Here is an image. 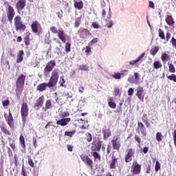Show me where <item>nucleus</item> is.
<instances>
[{
    "mask_svg": "<svg viewBox=\"0 0 176 176\" xmlns=\"http://www.w3.org/2000/svg\"><path fill=\"white\" fill-rule=\"evenodd\" d=\"M26 76L24 74H21L17 78L16 81V97H20L21 93H23V89H24V84L25 83Z\"/></svg>",
    "mask_w": 176,
    "mask_h": 176,
    "instance_id": "obj_1",
    "label": "nucleus"
},
{
    "mask_svg": "<svg viewBox=\"0 0 176 176\" xmlns=\"http://www.w3.org/2000/svg\"><path fill=\"white\" fill-rule=\"evenodd\" d=\"M4 6H6L7 19L10 24H12V23H13V19H14V16H16V11H14V8L10 5L9 1H4Z\"/></svg>",
    "mask_w": 176,
    "mask_h": 176,
    "instance_id": "obj_2",
    "label": "nucleus"
},
{
    "mask_svg": "<svg viewBox=\"0 0 176 176\" xmlns=\"http://www.w3.org/2000/svg\"><path fill=\"white\" fill-rule=\"evenodd\" d=\"M51 32L52 34H57L58 39L61 41L62 43H65L67 41V37L65 36V33L64 32V30L58 29L56 28V26H52L50 28Z\"/></svg>",
    "mask_w": 176,
    "mask_h": 176,
    "instance_id": "obj_3",
    "label": "nucleus"
},
{
    "mask_svg": "<svg viewBox=\"0 0 176 176\" xmlns=\"http://www.w3.org/2000/svg\"><path fill=\"white\" fill-rule=\"evenodd\" d=\"M14 25L16 31L24 32L27 28V26L23 23V21H21V16H20V15H17L14 18Z\"/></svg>",
    "mask_w": 176,
    "mask_h": 176,
    "instance_id": "obj_4",
    "label": "nucleus"
},
{
    "mask_svg": "<svg viewBox=\"0 0 176 176\" xmlns=\"http://www.w3.org/2000/svg\"><path fill=\"white\" fill-rule=\"evenodd\" d=\"M59 76L60 75L58 74V69H54L52 72L51 77L48 82V85H50L51 87H56L57 85V82H58Z\"/></svg>",
    "mask_w": 176,
    "mask_h": 176,
    "instance_id": "obj_5",
    "label": "nucleus"
},
{
    "mask_svg": "<svg viewBox=\"0 0 176 176\" xmlns=\"http://www.w3.org/2000/svg\"><path fill=\"white\" fill-rule=\"evenodd\" d=\"M28 112V103L23 102L21 107V116L23 124H25V123H27V117L28 116L29 113Z\"/></svg>",
    "mask_w": 176,
    "mask_h": 176,
    "instance_id": "obj_6",
    "label": "nucleus"
},
{
    "mask_svg": "<svg viewBox=\"0 0 176 176\" xmlns=\"http://www.w3.org/2000/svg\"><path fill=\"white\" fill-rule=\"evenodd\" d=\"M6 113L4 114L6 122L8 124L9 127H10V129H14V119L13 118L10 109H9L8 116H6Z\"/></svg>",
    "mask_w": 176,
    "mask_h": 176,
    "instance_id": "obj_7",
    "label": "nucleus"
},
{
    "mask_svg": "<svg viewBox=\"0 0 176 176\" xmlns=\"http://www.w3.org/2000/svg\"><path fill=\"white\" fill-rule=\"evenodd\" d=\"M78 34L81 39H87V36H91V32L85 28H80Z\"/></svg>",
    "mask_w": 176,
    "mask_h": 176,
    "instance_id": "obj_8",
    "label": "nucleus"
},
{
    "mask_svg": "<svg viewBox=\"0 0 176 176\" xmlns=\"http://www.w3.org/2000/svg\"><path fill=\"white\" fill-rule=\"evenodd\" d=\"M81 160H82L83 163L89 167L91 170H93V166H94V162H93V160L89 157V155H81L80 156Z\"/></svg>",
    "mask_w": 176,
    "mask_h": 176,
    "instance_id": "obj_9",
    "label": "nucleus"
},
{
    "mask_svg": "<svg viewBox=\"0 0 176 176\" xmlns=\"http://www.w3.org/2000/svg\"><path fill=\"white\" fill-rule=\"evenodd\" d=\"M25 6H27L26 0H18L15 5L16 12L20 14V13H21V11L25 9Z\"/></svg>",
    "mask_w": 176,
    "mask_h": 176,
    "instance_id": "obj_10",
    "label": "nucleus"
},
{
    "mask_svg": "<svg viewBox=\"0 0 176 176\" xmlns=\"http://www.w3.org/2000/svg\"><path fill=\"white\" fill-rule=\"evenodd\" d=\"M56 67V60H52L49 61L46 66L44 68V74L45 75H47L48 74H50L53 71V69Z\"/></svg>",
    "mask_w": 176,
    "mask_h": 176,
    "instance_id": "obj_11",
    "label": "nucleus"
},
{
    "mask_svg": "<svg viewBox=\"0 0 176 176\" xmlns=\"http://www.w3.org/2000/svg\"><path fill=\"white\" fill-rule=\"evenodd\" d=\"M135 154V150H134L132 148H128L126 150V154L124 157L125 163H130V162L133 160V157H134Z\"/></svg>",
    "mask_w": 176,
    "mask_h": 176,
    "instance_id": "obj_12",
    "label": "nucleus"
},
{
    "mask_svg": "<svg viewBox=\"0 0 176 176\" xmlns=\"http://www.w3.org/2000/svg\"><path fill=\"white\" fill-rule=\"evenodd\" d=\"M131 173L133 175L141 174V164H138L137 162H134L131 166Z\"/></svg>",
    "mask_w": 176,
    "mask_h": 176,
    "instance_id": "obj_13",
    "label": "nucleus"
},
{
    "mask_svg": "<svg viewBox=\"0 0 176 176\" xmlns=\"http://www.w3.org/2000/svg\"><path fill=\"white\" fill-rule=\"evenodd\" d=\"M135 96L138 97L140 101L144 102V98H145V91L144 90V87H138L136 89Z\"/></svg>",
    "mask_w": 176,
    "mask_h": 176,
    "instance_id": "obj_14",
    "label": "nucleus"
},
{
    "mask_svg": "<svg viewBox=\"0 0 176 176\" xmlns=\"http://www.w3.org/2000/svg\"><path fill=\"white\" fill-rule=\"evenodd\" d=\"M102 146V142L100 140L94 141L91 147V152H100Z\"/></svg>",
    "mask_w": 176,
    "mask_h": 176,
    "instance_id": "obj_15",
    "label": "nucleus"
},
{
    "mask_svg": "<svg viewBox=\"0 0 176 176\" xmlns=\"http://www.w3.org/2000/svg\"><path fill=\"white\" fill-rule=\"evenodd\" d=\"M111 144L113 146V149L116 151H119L120 149V146L122 144H120V140H119V137L114 136L111 140Z\"/></svg>",
    "mask_w": 176,
    "mask_h": 176,
    "instance_id": "obj_16",
    "label": "nucleus"
},
{
    "mask_svg": "<svg viewBox=\"0 0 176 176\" xmlns=\"http://www.w3.org/2000/svg\"><path fill=\"white\" fill-rule=\"evenodd\" d=\"M44 102H45V96L42 95L36 100L35 103L34 104V108L36 109H39L40 108H42V107H43Z\"/></svg>",
    "mask_w": 176,
    "mask_h": 176,
    "instance_id": "obj_17",
    "label": "nucleus"
},
{
    "mask_svg": "<svg viewBox=\"0 0 176 176\" xmlns=\"http://www.w3.org/2000/svg\"><path fill=\"white\" fill-rule=\"evenodd\" d=\"M47 87H49L50 89H51V86L48 82H43V83H40L37 87H36V90L37 91H46V89H47Z\"/></svg>",
    "mask_w": 176,
    "mask_h": 176,
    "instance_id": "obj_18",
    "label": "nucleus"
},
{
    "mask_svg": "<svg viewBox=\"0 0 176 176\" xmlns=\"http://www.w3.org/2000/svg\"><path fill=\"white\" fill-rule=\"evenodd\" d=\"M118 158L115 156H112L109 164V168H111V170H115V168L118 167Z\"/></svg>",
    "mask_w": 176,
    "mask_h": 176,
    "instance_id": "obj_19",
    "label": "nucleus"
},
{
    "mask_svg": "<svg viewBox=\"0 0 176 176\" xmlns=\"http://www.w3.org/2000/svg\"><path fill=\"white\" fill-rule=\"evenodd\" d=\"M69 122H71V118H62L56 122V124L62 126H67V124H68V123H69Z\"/></svg>",
    "mask_w": 176,
    "mask_h": 176,
    "instance_id": "obj_20",
    "label": "nucleus"
},
{
    "mask_svg": "<svg viewBox=\"0 0 176 176\" xmlns=\"http://www.w3.org/2000/svg\"><path fill=\"white\" fill-rule=\"evenodd\" d=\"M138 129L140 131L142 135H146V129L142 122H138Z\"/></svg>",
    "mask_w": 176,
    "mask_h": 176,
    "instance_id": "obj_21",
    "label": "nucleus"
},
{
    "mask_svg": "<svg viewBox=\"0 0 176 176\" xmlns=\"http://www.w3.org/2000/svg\"><path fill=\"white\" fill-rule=\"evenodd\" d=\"M19 144L21 145V148H23L22 152L23 153H25V139L24 138V135H21L19 137Z\"/></svg>",
    "mask_w": 176,
    "mask_h": 176,
    "instance_id": "obj_22",
    "label": "nucleus"
},
{
    "mask_svg": "<svg viewBox=\"0 0 176 176\" xmlns=\"http://www.w3.org/2000/svg\"><path fill=\"white\" fill-rule=\"evenodd\" d=\"M91 155L93 156L95 162H101V155L97 151H91Z\"/></svg>",
    "mask_w": 176,
    "mask_h": 176,
    "instance_id": "obj_23",
    "label": "nucleus"
},
{
    "mask_svg": "<svg viewBox=\"0 0 176 176\" xmlns=\"http://www.w3.org/2000/svg\"><path fill=\"white\" fill-rule=\"evenodd\" d=\"M24 51L23 50H21L19 52L18 55L16 56V63L17 64H19V63H21L24 60Z\"/></svg>",
    "mask_w": 176,
    "mask_h": 176,
    "instance_id": "obj_24",
    "label": "nucleus"
},
{
    "mask_svg": "<svg viewBox=\"0 0 176 176\" xmlns=\"http://www.w3.org/2000/svg\"><path fill=\"white\" fill-rule=\"evenodd\" d=\"M165 21L168 25H174V24H175V21H174V19L171 15H167L166 18L165 19Z\"/></svg>",
    "mask_w": 176,
    "mask_h": 176,
    "instance_id": "obj_25",
    "label": "nucleus"
},
{
    "mask_svg": "<svg viewBox=\"0 0 176 176\" xmlns=\"http://www.w3.org/2000/svg\"><path fill=\"white\" fill-rule=\"evenodd\" d=\"M9 145L12 149L13 152H16V141L12 140V138H8Z\"/></svg>",
    "mask_w": 176,
    "mask_h": 176,
    "instance_id": "obj_26",
    "label": "nucleus"
},
{
    "mask_svg": "<svg viewBox=\"0 0 176 176\" xmlns=\"http://www.w3.org/2000/svg\"><path fill=\"white\" fill-rule=\"evenodd\" d=\"M103 139L107 140V138H109L111 135V129H103L102 130Z\"/></svg>",
    "mask_w": 176,
    "mask_h": 176,
    "instance_id": "obj_27",
    "label": "nucleus"
},
{
    "mask_svg": "<svg viewBox=\"0 0 176 176\" xmlns=\"http://www.w3.org/2000/svg\"><path fill=\"white\" fill-rule=\"evenodd\" d=\"M161 60L162 63H166L167 61H170L171 60V57L166 53H163L161 56Z\"/></svg>",
    "mask_w": 176,
    "mask_h": 176,
    "instance_id": "obj_28",
    "label": "nucleus"
},
{
    "mask_svg": "<svg viewBox=\"0 0 176 176\" xmlns=\"http://www.w3.org/2000/svg\"><path fill=\"white\" fill-rule=\"evenodd\" d=\"M74 8L78 10H82L83 9V1H74Z\"/></svg>",
    "mask_w": 176,
    "mask_h": 176,
    "instance_id": "obj_29",
    "label": "nucleus"
},
{
    "mask_svg": "<svg viewBox=\"0 0 176 176\" xmlns=\"http://www.w3.org/2000/svg\"><path fill=\"white\" fill-rule=\"evenodd\" d=\"M107 102H108V105H109V107H110V108H112L113 109H115L116 108V103H115L113 102V98H109L107 99Z\"/></svg>",
    "mask_w": 176,
    "mask_h": 176,
    "instance_id": "obj_30",
    "label": "nucleus"
},
{
    "mask_svg": "<svg viewBox=\"0 0 176 176\" xmlns=\"http://www.w3.org/2000/svg\"><path fill=\"white\" fill-rule=\"evenodd\" d=\"M52 108V100L50 99H48L45 101V107H43V109L44 112H46L47 109H50Z\"/></svg>",
    "mask_w": 176,
    "mask_h": 176,
    "instance_id": "obj_31",
    "label": "nucleus"
},
{
    "mask_svg": "<svg viewBox=\"0 0 176 176\" xmlns=\"http://www.w3.org/2000/svg\"><path fill=\"white\" fill-rule=\"evenodd\" d=\"M31 28L34 34L38 32V21H34L31 25Z\"/></svg>",
    "mask_w": 176,
    "mask_h": 176,
    "instance_id": "obj_32",
    "label": "nucleus"
},
{
    "mask_svg": "<svg viewBox=\"0 0 176 176\" xmlns=\"http://www.w3.org/2000/svg\"><path fill=\"white\" fill-rule=\"evenodd\" d=\"M31 35V33L27 32L26 36L24 37L23 41L25 42V46H30V36Z\"/></svg>",
    "mask_w": 176,
    "mask_h": 176,
    "instance_id": "obj_33",
    "label": "nucleus"
},
{
    "mask_svg": "<svg viewBox=\"0 0 176 176\" xmlns=\"http://www.w3.org/2000/svg\"><path fill=\"white\" fill-rule=\"evenodd\" d=\"M159 50H160L159 47L155 46L151 48L150 53H151V56H156V54H157V52H159Z\"/></svg>",
    "mask_w": 176,
    "mask_h": 176,
    "instance_id": "obj_34",
    "label": "nucleus"
},
{
    "mask_svg": "<svg viewBox=\"0 0 176 176\" xmlns=\"http://www.w3.org/2000/svg\"><path fill=\"white\" fill-rule=\"evenodd\" d=\"M162 67H163V65H162L160 61L156 60L153 63V68H155V69H159L162 68Z\"/></svg>",
    "mask_w": 176,
    "mask_h": 176,
    "instance_id": "obj_35",
    "label": "nucleus"
},
{
    "mask_svg": "<svg viewBox=\"0 0 176 176\" xmlns=\"http://www.w3.org/2000/svg\"><path fill=\"white\" fill-rule=\"evenodd\" d=\"M28 163L32 168H35V163H34V160L32 158H31V156L28 155Z\"/></svg>",
    "mask_w": 176,
    "mask_h": 176,
    "instance_id": "obj_36",
    "label": "nucleus"
},
{
    "mask_svg": "<svg viewBox=\"0 0 176 176\" xmlns=\"http://www.w3.org/2000/svg\"><path fill=\"white\" fill-rule=\"evenodd\" d=\"M59 85L60 87H67V85H65V78H64V76H61L60 77Z\"/></svg>",
    "mask_w": 176,
    "mask_h": 176,
    "instance_id": "obj_37",
    "label": "nucleus"
},
{
    "mask_svg": "<svg viewBox=\"0 0 176 176\" xmlns=\"http://www.w3.org/2000/svg\"><path fill=\"white\" fill-rule=\"evenodd\" d=\"M71 46H72L71 43L69 42L65 43V52L66 53H69V52H71Z\"/></svg>",
    "mask_w": 176,
    "mask_h": 176,
    "instance_id": "obj_38",
    "label": "nucleus"
},
{
    "mask_svg": "<svg viewBox=\"0 0 176 176\" xmlns=\"http://www.w3.org/2000/svg\"><path fill=\"white\" fill-rule=\"evenodd\" d=\"M155 138L158 142H162L163 141V135L160 132L156 133Z\"/></svg>",
    "mask_w": 176,
    "mask_h": 176,
    "instance_id": "obj_39",
    "label": "nucleus"
},
{
    "mask_svg": "<svg viewBox=\"0 0 176 176\" xmlns=\"http://www.w3.org/2000/svg\"><path fill=\"white\" fill-rule=\"evenodd\" d=\"M75 133H76V130H73L72 131H65V135H67V137H70V138H72V137L75 135Z\"/></svg>",
    "mask_w": 176,
    "mask_h": 176,
    "instance_id": "obj_40",
    "label": "nucleus"
},
{
    "mask_svg": "<svg viewBox=\"0 0 176 176\" xmlns=\"http://www.w3.org/2000/svg\"><path fill=\"white\" fill-rule=\"evenodd\" d=\"M168 68H169V72L171 74H175V67H174V65L173 63H168Z\"/></svg>",
    "mask_w": 176,
    "mask_h": 176,
    "instance_id": "obj_41",
    "label": "nucleus"
},
{
    "mask_svg": "<svg viewBox=\"0 0 176 176\" xmlns=\"http://www.w3.org/2000/svg\"><path fill=\"white\" fill-rule=\"evenodd\" d=\"M158 32H159L158 35L160 39L162 40L166 39V36L164 35V32L163 31V30L159 29Z\"/></svg>",
    "mask_w": 176,
    "mask_h": 176,
    "instance_id": "obj_42",
    "label": "nucleus"
},
{
    "mask_svg": "<svg viewBox=\"0 0 176 176\" xmlns=\"http://www.w3.org/2000/svg\"><path fill=\"white\" fill-rule=\"evenodd\" d=\"M0 129L2 131V133H3V134H5L6 135H10V132L8 129H6V128H5V126H1Z\"/></svg>",
    "mask_w": 176,
    "mask_h": 176,
    "instance_id": "obj_43",
    "label": "nucleus"
},
{
    "mask_svg": "<svg viewBox=\"0 0 176 176\" xmlns=\"http://www.w3.org/2000/svg\"><path fill=\"white\" fill-rule=\"evenodd\" d=\"M79 71H89V66L87 65H80L78 67Z\"/></svg>",
    "mask_w": 176,
    "mask_h": 176,
    "instance_id": "obj_44",
    "label": "nucleus"
},
{
    "mask_svg": "<svg viewBox=\"0 0 176 176\" xmlns=\"http://www.w3.org/2000/svg\"><path fill=\"white\" fill-rule=\"evenodd\" d=\"M166 78L169 79V80H173L176 83V75L174 74H170V76L166 74Z\"/></svg>",
    "mask_w": 176,
    "mask_h": 176,
    "instance_id": "obj_45",
    "label": "nucleus"
},
{
    "mask_svg": "<svg viewBox=\"0 0 176 176\" xmlns=\"http://www.w3.org/2000/svg\"><path fill=\"white\" fill-rule=\"evenodd\" d=\"M134 76H135V83H140V80H141V76L139 74V73L135 72Z\"/></svg>",
    "mask_w": 176,
    "mask_h": 176,
    "instance_id": "obj_46",
    "label": "nucleus"
},
{
    "mask_svg": "<svg viewBox=\"0 0 176 176\" xmlns=\"http://www.w3.org/2000/svg\"><path fill=\"white\" fill-rule=\"evenodd\" d=\"M85 135L87 142H91L93 140V136L91 135V134L90 133H87Z\"/></svg>",
    "mask_w": 176,
    "mask_h": 176,
    "instance_id": "obj_47",
    "label": "nucleus"
},
{
    "mask_svg": "<svg viewBox=\"0 0 176 176\" xmlns=\"http://www.w3.org/2000/svg\"><path fill=\"white\" fill-rule=\"evenodd\" d=\"M98 41H100L98 38H94L88 43V45L89 46H93V45H94V43H97Z\"/></svg>",
    "mask_w": 176,
    "mask_h": 176,
    "instance_id": "obj_48",
    "label": "nucleus"
},
{
    "mask_svg": "<svg viewBox=\"0 0 176 176\" xmlns=\"http://www.w3.org/2000/svg\"><path fill=\"white\" fill-rule=\"evenodd\" d=\"M114 97H118V96H120V89L119 88H115L113 91Z\"/></svg>",
    "mask_w": 176,
    "mask_h": 176,
    "instance_id": "obj_49",
    "label": "nucleus"
},
{
    "mask_svg": "<svg viewBox=\"0 0 176 176\" xmlns=\"http://www.w3.org/2000/svg\"><path fill=\"white\" fill-rule=\"evenodd\" d=\"M160 168H161L160 163L159 162V161H156L155 166V171L157 173V171L160 170Z\"/></svg>",
    "mask_w": 176,
    "mask_h": 176,
    "instance_id": "obj_50",
    "label": "nucleus"
},
{
    "mask_svg": "<svg viewBox=\"0 0 176 176\" xmlns=\"http://www.w3.org/2000/svg\"><path fill=\"white\" fill-rule=\"evenodd\" d=\"M135 140L137 141L138 146H141V137L138 135H135Z\"/></svg>",
    "mask_w": 176,
    "mask_h": 176,
    "instance_id": "obj_51",
    "label": "nucleus"
},
{
    "mask_svg": "<svg viewBox=\"0 0 176 176\" xmlns=\"http://www.w3.org/2000/svg\"><path fill=\"white\" fill-rule=\"evenodd\" d=\"M3 107L5 108L6 107H9L10 105V100L7 99L6 100L2 101Z\"/></svg>",
    "mask_w": 176,
    "mask_h": 176,
    "instance_id": "obj_52",
    "label": "nucleus"
},
{
    "mask_svg": "<svg viewBox=\"0 0 176 176\" xmlns=\"http://www.w3.org/2000/svg\"><path fill=\"white\" fill-rule=\"evenodd\" d=\"M80 25V18H77L75 21L74 27L78 28Z\"/></svg>",
    "mask_w": 176,
    "mask_h": 176,
    "instance_id": "obj_53",
    "label": "nucleus"
},
{
    "mask_svg": "<svg viewBox=\"0 0 176 176\" xmlns=\"http://www.w3.org/2000/svg\"><path fill=\"white\" fill-rule=\"evenodd\" d=\"M112 77L114 78V79H121L122 78L120 73H115Z\"/></svg>",
    "mask_w": 176,
    "mask_h": 176,
    "instance_id": "obj_54",
    "label": "nucleus"
},
{
    "mask_svg": "<svg viewBox=\"0 0 176 176\" xmlns=\"http://www.w3.org/2000/svg\"><path fill=\"white\" fill-rule=\"evenodd\" d=\"M128 72H129V70L124 69V70H121L120 74L121 76H126V75H127Z\"/></svg>",
    "mask_w": 176,
    "mask_h": 176,
    "instance_id": "obj_55",
    "label": "nucleus"
},
{
    "mask_svg": "<svg viewBox=\"0 0 176 176\" xmlns=\"http://www.w3.org/2000/svg\"><path fill=\"white\" fill-rule=\"evenodd\" d=\"M60 116L62 118H68V116H69V113L68 111H64L60 114Z\"/></svg>",
    "mask_w": 176,
    "mask_h": 176,
    "instance_id": "obj_56",
    "label": "nucleus"
},
{
    "mask_svg": "<svg viewBox=\"0 0 176 176\" xmlns=\"http://www.w3.org/2000/svg\"><path fill=\"white\" fill-rule=\"evenodd\" d=\"M107 28H112V27L113 26V21H110L109 23H106L105 25Z\"/></svg>",
    "mask_w": 176,
    "mask_h": 176,
    "instance_id": "obj_57",
    "label": "nucleus"
},
{
    "mask_svg": "<svg viewBox=\"0 0 176 176\" xmlns=\"http://www.w3.org/2000/svg\"><path fill=\"white\" fill-rule=\"evenodd\" d=\"M85 53L86 54H90V53H91V48L90 47V46H86Z\"/></svg>",
    "mask_w": 176,
    "mask_h": 176,
    "instance_id": "obj_58",
    "label": "nucleus"
},
{
    "mask_svg": "<svg viewBox=\"0 0 176 176\" xmlns=\"http://www.w3.org/2000/svg\"><path fill=\"white\" fill-rule=\"evenodd\" d=\"M134 94V89L133 88H129L128 90V96H133Z\"/></svg>",
    "mask_w": 176,
    "mask_h": 176,
    "instance_id": "obj_59",
    "label": "nucleus"
},
{
    "mask_svg": "<svg viewBox=\"0 0 176 176\" xmlns=\"http://www.w3.org/2000/svg\"><path fill=\"white\" fill-rule=\"evenodd\" d=\"M92 27L96 29L100 28V25L97 22H94L91 24Z\"/></svg>",
    "mask_w": 176,
    "mask_h": 176,
    "instance_id": "obj_60",
    "label": "nucleus"
},
{
    "mask_svg": "<svg viewBox=\"0 0 176 176\" xmlns=\"http://www.w3.org/2000/svg\"><path fill=\"white\" fill-rule=\"evenodd\" d=\"M170 38H171V33L170 32H166V42H168V41H170Z\"/></svg>",
    "mask_w": 176,
    "mask_h": 176,
    "instance_id": "obj_61",
    "label": "nucleus"
},
{
    "mask_svg": "<svg viewBox=\"0 0 176 176\" xmlns=\"http://www.w3.org/2000/svg\"><path fill=\"white\" fill-rule=\"evenodd\" d=\"M67 151L69 152H72V151H74V146L71 145V144H67Z\"/></svg>",
    "mask_w": 176,
    "mask_h": 176,
    "instance_id": "obj_62",
    "label": "nucleus"
},
{
    "mask_svg": "<svg viewBox=\"0 0 176 176\" xmlns=\"http://www.w3.org/2000/svg\"><path fill=\"white\" fill-rule=\"evenodd\" d=\"M143 122L144 123V124H146V127H151V123L149 122V121H148V120L143 119Z\"/></svg>",
    "mask_w": 176,
    "mask_h": 176,
    "instance_id": "obj_63",
    "label": "nucleus"
},
{
    "mask_svg": "<svg viewBox=\"0 0 176 176\" xmlns=\"http://www.w3.org/2000/svg\"><path fill=\"white\" fill-rule=\"evenodd\" d=\"M148 6L151 8V9H155V3L153 1H149L148 2Z\"/></svg>",
    "mask_w": 176,
    "mask_h": 176,
    "instance_id": "obj_64",
    "label": "nucleus"
}]
</instances>
